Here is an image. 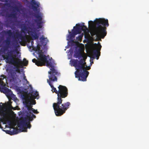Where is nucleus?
Wrapping results in <instances>:
<instances>
[{
	"label": "nucleus",
	"mask_w": 149,
	"mask_h": 149,
	"mask_svg": "<svg viewBox=\"0 0 149 149\" xmlns=\"http://www.w3.org/2000/svg\"><path fill=\"white\" fill-rule=\"evenodd\" d=\"M47 82L52 88V91L57 94V102L53 103V107L56 115L61 116L65 113L70 105L69 102L62 104L63 101L62 98L66 97L68 95V89L66 86L59 85L58 87V91L51 83V80L47 79Z\"/></svg>",
	"instance_id": "nucleus-1"
},
{
	"label": "nucleus",
	"mask_w": 149,
	"mask_h": 149,
	"mask_svg": "<svg viewBox=\"0 0 149 149\" xmlns=\"http://www.w3.org/2000/svg\"><path fill=\"white\" fill-rule=\"evenodd\" d=\"M25 103L26 107L28 112L26 113V117L21 119L17 123V125L19 127L22 128V132H26L27 128L30 129L31 127L30 121L33 120V118H35L36 116L31 112L33 108L31 106V102L29 98L26 99L25 100Z\"/></svg>",
	"instance_id": "nucleus-2"
},
{
	"label": "nucleus",
	"mask_w": 149,
	"mask_h": 149,
	"mask_svg": "<svg viewBox=\"0 0 149 149\" xmlns=\"http://www.w3.org/2000/svg\"><path fill=\"white\" fill-rule=\"evenodd\" d=\"M95 23L97 26L93 30L91 35H96L97 38L99 39H103L107 34L106 27L109 26L108 20L100 18L96 19Z\"/></svg>",
	"instance_id": "nucleus-3"
},
{
	"label": "nucleus",
	"mask_w": 149,
	"mask_h": 149,
	"mask_svg": "<svg viewBox=\"0 0 149 149\" xmlns=\"http://www.w3.org/2000/svg\"><path fill=\"white\" fill-rule=\"evenodd\" d=\"M4 56V58L7 63L16 65L15 67L12 68L13 69H15V73L17 72L20 73L19 68L23 67V62L20 59L17 57L15 50L14 49L8 50Z\"/></svg>",
	"instance_id": "nucleus-4"
},
{
	"label": "nucleus",
	"mask_w": 149,
	"mask_h": 149,
	"mask_svg": "<svg viewBox=\"0 0 149 149\" xmlns=\"http://www.w3.org/2000/svg\"><path fill=\"white\" fill-rule=\"evenodd\" d=\"M5 34L6 36H7L9 37L12 36L14 38H16L18 39H15L14 40L13 43H12V45L14 47V48H17L18 47V40L20 39L22 40L24 39V37L23 36L21 33L19 32L18 30L16 31L15 34L13 36H12L13 33L11 30H8L7 31H4Z\"/></svg>",
	"instance_id": "nucleus-5"
},
{
	"label": "nucleus",
	"mask_w": 149,
	"mask_h": 149,
	"mask_svg": "<svg viewBox=\"0 0 149 149\" xmlns=\"http://www.w3.org/2000/svg\"><path fill=\"white\" fill-rule=\"evenodd\" d=\"M39 58L36 60L35 58L32 59V61L35 63L38 66H42L45 65V62L48 61L47 56L44 55L42 50H39L38 51Z\"/></svg>",
	"instance_id": "nucleus-6"
},
{
	"label": "nucleus",
	"mask_w": 149,
	"mask_h": 149,
	"mask_svg": "<svg viewBox=\"0 0 149 149\" xmlns=\"http://www.w3.org/2000/svg\"><path fill=\"white\" fill-rule=\"evenodd\" d=\"M45 63H46L47 66L50 67L49 68L50 71L48 72V73L50 74L49 76V79L52 81H57V78L56 75H57L58 72L55 69L54 66L51 62H49L48 61Z\"/></svg>",
	"instance_id": "nucleus-7"
},
{
	"label": "nucleus",
	"mask_w": 149,
	"mask_h": 149,
	"mask_svg": "<svg viewBox=\"0 0 149 149\" xmlns=\"http://www.w3.org/2000/svg\"><path fill=\"white\" fill-rule=\"evenodd\" d=\"M89 72L86 70L81 71L79 70H77L75 72V77L79 78L78 80L83 81H86Z\"/></svg>",
	"instance_id": "nucleus-8"
},
{
	"label": "nucleus",
	"mask_w": 149,
	"mask_h": 149,
	"mask_svg": "<svg viewBox=\"0 0 149 149\" xmlns=\"http://www.w3.org/2000/svg\"><path fill=\"white\" fill-rule=\"evenodd\" d=\"M86 58V55L84 56V57L81 58L80 61L77 59H74L72 61V63L73 66L77 70H79L81 71L84 69V62Z\"/></svg>",
	"instance_id": "nucleus-9"
},
{
	"label": "nucleus",
	"mask_w": 149,
	"mask_h": 149,
	"mask_svg": "<svg viewBox=\"0 0 149 149\" xmlns=\"http://www.w3.org/2000/svg\"><path fill=\"white\" fill-rule=\"evenodd\" d=\"M29 23L30 26L29 28L32 30L31 31H30L29 33L31 36L33 40L37 39L39 38V36L35 31V23L34 22H29Z\"/></svg>",
	"instance_id": "nucleus-10"
},
{
	"label": "nucleus",
	"mask_w": 149,
	"mask_h": 149,
	"mask_svg": "<svg viewBox=\"0 0 149 149\" xmlns=\"http://www.w3.org/2000/svg\"><path fill=\"white\" fill-rule=\"evenodd\" d=\"M8 77L10 82H14L16 80L17 75L15 71L13 68L10 69L8 72Z\"/></svg>",
	"instance_id": "nucleus-11"
},
{
	"label": "nucleus",
	"mask_w": 149,
	"mask_h": 149,
	"mask_svg": "<svg viewBox=\"0 0 149 149\" xmlns=\"http://www.w3.org/2000/svg\"><path fill=\"white\" fill-rule=\"evenodd\" d=\"M80 28L78 27L74 26L73 29L72 30V32L68 30L69 35L68 36V38L69 40H71L74 38L75 36L78 34L80 33Z\"/></svg>",
	"instance_id": "nucleus-12"
},
{
	"label": "nucleus",
	"mask_w": 149,
	"mask_h": 149,
	"mask_svg": "<svg viewBox=\"0 0 149 149\" xmlns=\"http://www.w3.org/2000/svg\"><path fill=\"white\" fill-rule=\"evenodd\" d=\"M102 47L101 45H100L98 48V50H95L93 51V53L94 55L96 57L97 59H98L100 56V52Z\"/></svg>",
	"instance_id": "nucleus-13"
},
{
	"label": "nucleus",
	"mask_w": 149,
	"mask_h": 149,
	"mask_svg": "<svg viewBox=\"0 0 149 149\" xmlns=\"http://www.w3.org/2000/svg\"><path fill=\"white\" fill-rule=\"evenodd\" d=\"M77 25V24L76 25ZM76 27H78L80 28V33L82 31H83L84 32H86L88 31V29L87 27L84 25V23H83L81 25L78 24L77 25Z\"/></svg>",
	"instance_id": "nucleus-14"
},
{
	"label": "nucleus",
	"mask_w": 149,
	"mask_h": 149,
	"mask_svg": "<svg viewBox=\"0 0 149 149\" xmlns=\"http://www.w3.org/2000/svg\"><path fill=\"white\" fill-rule=\"evenodd\" d=\"M10 48L7 46H3L0 49V53L1 54H5V55L3 56V58H4V56L5 55V54L7 53H6V51H7V52L8 50H8V49ZM13 49H12L10 50H13ZM15 50V49H14ZM16 52V51H15V53Z\"/></svg>",
	"instance_id": "nucleus-15"
},
{
	"label": "nucleus",
	"mask_w": 149,
	"mask_h": 149,
	"mask_svg": "<svg viewBox=\"0 0 149 149\" xmlns=\"http://www.w3.org/2000/svg\"><path fill=\"white\" fill-rule=\"evenodd\" d=\"M85 54L83 52V53L80 52H78L74 54V56L76 58H84V56L85 55Z\"/></svg>",
	"instance_id": "nucleus-16"
},
{
	"label": "nucleus",
	"mask_w": 149,
	"mask_h": 149,
	"mask_svg": "<svg viewBox=\"0 0 149 149\" xmlns=\"http://www.w3.org/2000/svg\"><path fill=\"white\" fill-rule=\"evenodd\" d=\"M34 16L37 19H35L34 20V22H42V17L40 15L38 14H35L34 15Z\"/></svg>",
	"instance_id": "nucleus-17"
},
{
	"label": "nucleus",
	"mask_w": 149,
	"mask_h": 149,
	"mask_svg": "<svg viewBox=\"0 0 149 149\" xmlns=\"http://www.w3.org/2000/svg\"><path fill=\"white\" fill-rule=\"evenodd\" d=\"M10 40L9 37L7 38L6 40H4L3 42V43L5 44V46H7L10 48H11L12 47L10 46Z\"/></svg>",
	"instance_id": "nucleus-18"
},
{
	"label": "nucleus",
	"mask_w": 149,
	"mask_h": 149,
	"mask_svg": "<svg viewBox=\"0 0 149 149\" xmlns=\"http://www.w3.org/2000/svg\"><path fill=\"white\" fill-rule=\"evenodd\" d=\"M40 39L42 45H45L48 41L47 38H45L42 37L40 38Z\"/></svg>",
	"instance_id": "nucleus-19"
},
{
	"label": "nucleus",
	"mask_w": 149,
	"mask_h": 149,
	"mask_svg": "<svg viewBox=\"0 0 149 149\" xmlns=\"http://www.w3.org/2000/svg\"><path fill=\"white\" fill-rule=\"evenodd\" d=\"M19 131L17 129L16 130H14L13 131L10 130H8L7 131L6 133L10 134L11 135H13L15 134H16L18 133Z\"/></svg>",
	"instance_id": "nucleus-20"
},
{
	"label": "nucleus",
	"mask_w": 149,
	"mask_h": 149,
	"mask_svg": "<svg viewBox=\"0 0 149 149\" xmlns=\"http://www.w3.org/2000/svg\"><path fill=\"white\" fill-rule=\"evenodd\" d=\"M31 3L33 4L36 6H33L32 7L35 10H37V8L39 7L40 4L39 3H37L35 0H32Z\"/></svg>",
	"instance_id": "nucleus-21"
},
{
	"label": "nucleus",
	"mask_w": 149,
	"mask_h": 149,
	"mask_svg": "<svg viewBox=\"0 0 149 149\" xmlns=\"http://www.w3.org/2000/svg\"><path fill=\"white\" fill-rule=\"evenodd\" d=\"M1 78H0V87H2L5 85V84L3 80L5 78V76L3 75H1Z\"/></svg>",
	"instance_id": "nucleus-22"
},
{
	"label": "nucleus",
	"mask_w": 149,
	"mask_h": 149,
	"mask_svg": "<svg viewBox=\"0 0 149 149\" xmlns=\"http://www.w3.org/2000/svg\"><path fill=\"white\" fill-rule=\"evenodd\" d=\"M38 92L36 91L32 92L31 94V96L34 99L36 98L38 96Z\"/></svg>",
	"instance_id": "nucleus-23"
},
{
	"label": "nucleus",
	"mask_w": 149,
	"mask_h": 149,
	"mask_svg": "<svg viewBox=\"0 0 149 149\" xmlns=\"http://www.w3.org/2000/svg\"><path fill=\"white\" fill-rule=\"evenodd\" d=\"M7 17L11 18H16V14L15 13H11L8 15H7Z\"/></svg>",
	"instance_id": "nucleus-24"
},
{
	"label": "nucleus",
	"mask_w": 149,
	"mask_h": 149,
	"mask_svg": "<svg viewBox=\"0 0 149 149\" xmlns=\"http://www.w3.org/2000/svg\"><path fill=\"white\" fill-rule=\"evenodd\" d=\"M22 62L23 66L24 65V66H27L28 63V61L25 58H24L23 59V61Z\"/></svg>",
	"instance_id": "nucleus-25"
},
{
	"label": "nucleus",
	"mask_w": 149,
	"mask_h": 149,
	"mask_svg": "<svg viewBox=\"0 0 149 149\" xmlns=\"http://www.w3.org/2000/svg\"><path fill=\"white\" fill-rule=\"evenodd\" d=\"M27 26L25 25H24L21 28V31L23 32H24V31L27 30Z\"/></svg>",
	"instance_id": "nucleus-26"
},
{
	"label": "nucleus",
	"mask_w": 149,
	"mask_h": 149,
	"mask_svg": "<svg viewBox=\"0 0 149 149\" xmlns=\"http://www.w3.org/2000/svg\"><path fill=\"white\" fill-rule=\"evenodd\" d=\"M37 24V25L38 26V28H41L42 27V26L41 25V24L42 23V22H36Z\"/></svg>",
	"instance_id": "nucleus-27"
},
{
	"label": "nucleus",
	"mask_w": 149,
	"mask_h": 149,
	"mask_svg": "<svg viewBox=\"0 0 149 149\" xmlns=\"http://www.w3.org/2000/svg\"><path fill=\"white\" fill-rule=\"evenodd\" d=\"M83 35H80L78 36L77 37V40L78 41H80L81 40L82 38L83 37Z\"/></svg>",
	"instance_id": "nucleus-28"
},
{
	"label": "nucleus",
	"mask_w": 149,
	"mask_h": 149,
	"mask_svg": "<svg viewBox=\"0 0 149 149\" xmlns=\"http://www.w3.org/2000/svg\"><path fill=\"white\" fill-rule=\"evenodd\" d=\"M3 89L5 92L6 93L8 92L11 91V90H9L8 88L6 87L4 88Z\"/></svg>",
	"instance_id": "nucleus-29"
},
{
	"label": "nucleus",
	"mask_w": 149,
	"mask_h": 149,
	"mask_svg": "<svg viewBox=\"0 0 149 149\" xmlns=\"http://www.w3.org/2000/svg\"><path fill=\"white\" fill-rule=\"evenodd\" d=\"M89 25H90L91 26H93L94 24V22L92 21H90L88 22Z\"/></svg>",
	"instance_id": "nucleus-30"
},
{
	"label": "nucleus",
	"mask_w": 149,
	"mask_h": 149,
	"mask_svg": "<svg viewBox=\"0 0 149 149\" xmlns=\"http://www.w3.org/2000/svg\"><path fill=\"white\" fill-rule=\"evenodd\" d=\"M23 76H24V77H23V79H24V80H25L26 82V83H29V82L27 80V79L26 78V77L25 76V74H23Z\"/></svg>",
	"instance_id": "nucleus-31"
},
{
	"label": "nucleus",
	"mask_w": 149,
	"mask_h": 149,
	"mask_svg": "<svg viewBox=\"0 0 149 149\" xmlns=\"http://www.w3.org/2000/svg\"><path fill=\"white\" fill-rule=\"evenodd\" d=\"M31 111H32L33 113H34L37 114L38 113H39V112L37 110H35V109H33Z\"/></svg>",
	"instance_id": "nucleus-32"
},
{
	"label": "nucleus",
	"mask_w": 149,
	"mask_h": 149,
	"mask_svg": "<svg viewBox=\"0 0 149 149\" xmlns=\"http://www.w3.org/2000/svg\"><path fill=\"white\" fill-rule=\"evenodd\" d=\"M30 102H31V104H36V101L35 100H32L31 101L30 100Z\"/></svg>",
	"instance_id": "nucleus-33"
},
{
	"label": "nucleus",
	"mask_w": 149,
	"mask_h": 149,
	"mask_svg": "<svg viewBox=\"0 0 149 149\" xmlns=\"http://www.w3.org/2000/svg\"><path fill=\"white\" fill-rule=\"evenodd\" d=\"M0 114L1 116H3V117H5L6 116V114L3 112H2Z\"/></svg>",
	"instance_id": "nucleus-34"
},
{
	"label": "nucleus",
	"mask_w": 149,
	"mask_h": 149,
	"mask_svg": "<svg viewBox=\"0 0 149 149\" xmlns=\"http://www.w3.org/2000/svg\"><path fill=\"white\" fill-rule=\"evenodd\" d=\"M86 62H84V64L83 65H84V70H86L85 69V66L86 65Z\"/></svg>",
	"instance_id": "nucleus-35"
},
{
	"label": "nucleus",
	"mask_w": 149,
	"mask_h": 149,
	"mask_svg": "<svg viewBox=\"0 0 149 149\" xmlns=\"http://www.w3.org/2000/svg\"><path fill=\"white\" fill-rule=\"evenodd\" d=\"M34 44V42L33 41H31V47H33V44Z\"/></svg>",
	"instance_id": "nucleus-36"
},
{
	"label": "nucleus",
	"mask_w": 149,
	"mask_h": 149,
	"mask_svg": "<svg viewBox=\"0 0 149 149\" xmlns=\"http://www.w3.org/2000/svg\"><path fill=\"white\" fill-rule=\"evenodd\" d=\"M4 120L5 121H7L8 120V119L6 118H4Z\"/></svg>",
	"instance_id": "nucleus-37"
},
{
	"label": "nucleus",
	"mask_w": 149,
	"mask_h": 149,
	"mask_svg": "<svg viewBox=\"0 0 149 149\" xmlns=\"http://www.w3.org/2000/svg\"><path fill=\"white\" fill-rule=\"evenodd\" d=\"M90 69V68L89 67H88V68H87V70H89Z\"/></svg>",
	"instance_id": "nucleus-38"
},
{
	"label": "nucleus",
	"mask_w": 149,
	"mask_h": 149,
	"mask_svg": "<svg viewBox=\"0 0 149 149\" xmlns=\"http://www.w3.org/2000/svg\"><path fill=\"white\" fill-rule=\"evenodd\" d=\"M1 104H3L2 103V102L1 103Z\"/></svg>",
	"instance_id": "nucleus-39"
}]
</instances>
